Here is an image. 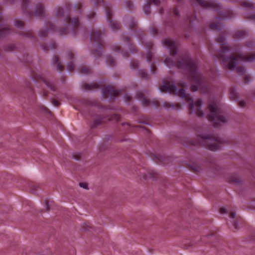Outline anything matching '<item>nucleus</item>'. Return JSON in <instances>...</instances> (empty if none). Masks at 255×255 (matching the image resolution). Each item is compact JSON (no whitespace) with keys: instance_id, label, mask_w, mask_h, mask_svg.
I'll use <instances>...</instances> for the list:
<instances>
[{"instance_id":"f257e3e1","label":"nucleus","mask_w":255,"mask_h":255,"mask_svg":"<svg viewBox=\"0 0 255 255\" xmlns=\"http://www.w3.org/2000/svg\"><path fill=\"white\" fill-rule=\"evenodd\" d=\"M179 87L177 88L174 84H171L169 81H164L161 86L159 88L161 92H168L169 94H175L180 97L182 99L184 98L187 102L189 104V109L192 113H195L199 116L203 115L201 110L202 102L200 100H197L195 103L193 102L190 95H186L185 90L187 89V85L183 82L178 84Z\"/></svg>"},{"instance_id":"4be33fe9","label":"nucleus","mask_w":255,"mask_h":255,"mask_svg":"<svg viewBox=\"0 0 255 255\" xmlns=\"http://www.w3.org/2000/svg\"><path fill=\"white\" fill-rule=\"evenodd\" d=\"M245 82L247 83L250 82L251 80V77L249 75H246L244 77Z\"/></svg>"},{"instance_id":"5701e85b","label":"nucleus","mask_w":255,"mask_h":255,"mask_svg":"<svg viewBox=\"0 0 255 255\" xmlns=\"http://www.w3.org/2000/svg\"><path fill=\"white\" fill-rule=\"evenodd\" d=\"M246 102L241 101L239 103V105L240 107L243 108L246 106Z\"/></svg>"},{"instance_id":"cd10ccee","label":"nucleus","mask_w":255,"mask_h":255,"mask_svg":"<svg viewBox=\"0 0 255 255\" xmlns=\"http://www.w3.org/2000/svg\"><path fill=\"white\" fill-rule=\"evenodd\" d=\"M142 102H143L144 103L146 104H147L149 103V102H148V101H146V100L145 99H142Z\"/></svg>"},{"instance_id":"ddd939ff","label":"nucleus","mask_w":255,"mask_h":255,"mask_svg":"<svg viewBox=\"0 0 255 255\" xmlns=\"http://www.w3.org/2000/svg\"><path fill=\"white\" fill-rule=\"evenodd\" d=\"M163 105L165 109L167 110L172 109L174 108V105L172 103H166L164 102L163 103Z\"/></svg>"},{"instance_id":"7c9ffc66","label":"nucleus","mask_w":255,"mask_h":255,"mask_svg":"<svg viewBox=\"0 0 255 255\" xmlns=\"http://www.w3.org/2000/svg\"><path fill=\"white\" fill-rule=\"evenodd\" d=\"M88 69H83V73H86L88 72L87 71H88Z\"/></svg>"},{"instance_id":"39448f33","label":"nucleus","mask_w":255,"mask_h":255,"mask_svg":"<svg viewBox=\"0 0 255 255\" xmlns=\"http://www.w3.org/2000/svg\"><path fill=\"white\" fill-rule=\"evenodd\" d=\"M187 67L191 70V81L195 84H200L202 78V75L198 72L197 65L193 61L190 60L187 64Z\"/></svg>"},{"instance_id":"72a5a7b5","label":"nucleus","mask_w":255,"mask_h":255,"mask_svg":"<svg viewBox=\"0 0 255 255\" xmlns=\"http://www.w3.org/2000/svg\"><path fill=\"white\" fill-rule=\"evenodd\" d=\"M40 36L41 37H42V36H42V34H40Z\"/></svg>"},{"instance_id":"7ed1b4c3","label":"nucleus","mask_w":255,"mask_h":255,"mask_svg":"<svg viewBox=\"0 0 255 255\" xmlns=\"http://www.w3.org/2000/svg\"><path fill=\"white\" fill-rule=\"evenodd\" d=\"M210 7L214 10V17L210 24L213 29H220L223 24V12L222 5L217 0L210 3Z\"/></svg>"},{"instance_id":"bb28decb","label":"nucleus","mask_w":255,"mask_h":255,"mask_svg":"<svg viewBox=\"0 0 255 255\" xmlns=\"http://www.w3.org/2000/svg\"><path fill=\"white\" fill-rule=\"evenodd\" d=\"M61 11L62 12H64V10H63V9H58V11H57V14H58V15H59L60 14Z\"/></svg>"},{"instance_id":"6ab92c4d","label":"nucleus","mask_w":255,"mask_h":255,"mask_svg":"<svg viewBox=\"0 0 255 255\" xmlns=\"http://www.w3.org/2000/svg\"><path fill=\"white\" fill-rule=\"evenodd\" d=\"M74 65L73 63H69L67 66V69L68 71H71L74 67Z\"/></svg>"},{"instance_id":"c85d7f7f","label":"nucleus","mask_w":255,"mask_h":255,"mask_svg":"<svg viewBox=\"0 0 255 255\" xmlns=\"http://www.w3.org/2000/svg\"><path fill=\"white\" fill-rule=\"evenodd\" d=\"M22 25V23L21 22H19L16 24V25L17 26H20Z\"/></svg>"},{"instance_id":"423d86ee","label":"nucleus","mask_w":255,"mask_h":255,"mask_svg":"<svg viewBox=\"0 0 255 255\" xmlns=\"http://www.w3.org/2000/svg\"><path fill=\"white\" fill-rule=\"evenodd\" d=\"M224 219L228 217L230 218L229 222H227V224L229 226H232L235 229H238V223L236 221V214L233 211L229 212L227 210L224 208Z\"/></svg>"},{"instance_id":"2f4dec72","label":"nucleus","mask_w":255,"mask_h":255,"mask_svg":"<svg viewBox=\"0 0 255 255\" xmlns=\"http://www.w3.org/2000/svg\"><path fill=\"white\" fill-rule=\"evenodd\" d=\"M233 182H238V180L237 179H233Z\"/></svg>"},{"instance_id":"393cba45","label":"nucleus","mask_w":255,"mask_h":255,"mask_svg":"<svg viewBox=\"0 0 255 255\" xmlns=\"http://www.w3.org/2000/svg\"><path fill=\"white\" fill-rule=\"evenodd\" d=\"M148 8V6L147 5H144L143 7V11L145 14H148L147 9Z\"/></svg>"},{"instance_id":"f704fd0d","label":"nucleus","mask_w":255,"mask_h":255,"mask_svg":"<svg viewBox=\"0 0 255 255\" xmlns=\"http://www.w3.org/2000/svg\"><path fill=\"white\" fill-rule=\"evenodd\" d=\"M141 77H143V78H144V77H145V76H143V75H141Z\"/></svg>"},{"instance_id":"2eb2a0df","label":"nucleus","mask_w":255,"mask_h":255,"mask_svg":"<svg viewBox=\"0 0 255 255\" xmlns=\"http://www.w3.org/2000/svg\"><path fill=\"white\" fill-rule=\"evenodd\" d=\"M164 63L166 66L170 67L172 65L173 62L172 59L170 58H166L164 61Z\"/></svg>"},{"instance_id":"c9c22d12","label":"nucleus","mask_w":255,"mask_h":255,"mask_svg":"<svg viewBox=\"0 0 255 255\" xmlns=\"http://www.w3.org/2000/svg\"><path fill=\"white\" fill-rule=\"evenodd\" d=\"M151 72H152V69L151 67Z\"/></svg>"},{"instance_id":"b1692460","label":"nucleus","mask_w":255,"mask_h":255,"mask_svg":"<svg viewBox=\"0 0 255 255\" xmlns=\"http://www.w3.org/2000/svg\"><path fill=\"white\" fill-rule=\"evenodd\" d=\"M80 187L84 188V189H88V185L86 183H80Z\"/></svg>"},{"instance_id":"9b49d317","label":"nucleus","mask_w":255,"mask_h":255,"mask_svg":"<svg viewBox=\"0 0 255 255\" xmlns=\"http://www.w3.org/2000/svg\"><path fill=\"white\" fill-rule=\"evenodd\" d=\"M230 98L232 100L237 101L239 99L238 94L234 88L230 90Z\"/></svg>"},{"instance_id":"6e6552de","label":"nucleus","mask_w":255,"mask_h":255,"mask_svg":"<svg viewBox=\"0 0 255 255\" xmlns=\"http://www.w3.org/2000/svg\"><path fill=\"white\" fill-rule=\"evenodd\" d=\"M118 94V91H113L110 89V88H108L106 89H103L102 92V96L103 97V98L105 99H111L112 95L115 96Z\"/></svg>"},{"instance_id":"a211bd4d","label":"nucleus","mask_w":255,"mask_h":255,"mask_svg":"<svg viewBox=\"0 0 255 255\" xmlns=\"http://www.w3.org/2000/svg\"><path fill=\"white\" fill-rule=\"evenodd\" d=\"M255 45V42L253 41H250L247 43V46L248 47L253 48Z\"/></svg>"},{"instance_id":"f03ea898","label":"nucleus","mask_w":255,"mask_h":255,"mask_svg":"<svg viewBox=\"0 0 255 255\" xmlns=\"http://www.w3.org/2000/svg\"><path fill=\"white\" fill-rule=\"evenodd\" d=\"M224 63H228V67L229 69L233 70L236 69V72L239 75H244L246 70L242 66L239 65L242 62H251L255 59V54H251L244 55L240 53L233 54L230 57L226 58L225 53L227 46L224 43Z\"/></svg>"},{"instance_id":"aec40b11","label":"nucleus","mask_w":255,"mask_h":255,"mask_svg":"<svg viewBox=\"0 0 255 255\" xmlns=\"http://www.w3.org/2000/svg\"><path fill=\"white\" fill-rule=\"evenodd\" d=\"M56 67H57V70L59 72H60L62 70V69H63L62 66V65H61V64L60 63H57Z\"/></svg>"},{"instance_id":"c756f323","label":"nucleus","mask_w":255,"mask_h":255,"mask_svg":"<svg viewBox=\"0 0 255 255\" xmlns=\"http://www.w3.org/2000/svg\"><path fill=\"white\" fill-rule=\"evenodd\" d=\"M153 1L155 4H158V1L156 0H153Z\"/></svg>"},{"instance_id":"f8f14e48","label":"nucleus","mask_w":255,"mask_h":255,"mask_svg":"<svg viewBox=\"0 0 255 255\" xmlns=\"http://www.w3.org/2000/svg\"><path fill=\"white\" fill-rule=\"evenodd\" d=\"M233 15V12L231 10H225L224 9V19L225 18H230Z\"/></svg>"},{"instance_id":"473e14b6","label":"nucleus","mask_w":255,"mask_h":255,"mask_svg":"<svg viewBox=\"0 0 255 255\" xmlns=\"http://www.w3.org/2000/svg\"><path fill=\"white\" fill-rule=\"evenodd\" d=\"M224 123L226 122V119H225V117H224Z\"/></svg>"},{"instance_id":"412c9836","label":"nucleus","mask_w":255,"mask_h":255,"mask_svg":"<svg viewBox=\"0 0 255 255\" xmlns=\"http://www.w3.org/2000/svg\"><path fill=\"white\" fill-rule=\"evenodd\" d=\"M198 89H199L198 86H196V85H194L192 86L191 90L193 92H196V91H197L198 90Z\"/></svg>"},{"instance_id":"20e7f679","label":"nucleus","mask_w":255,"mask_h":255,"mask_svg":"<svg viewBox=\"0 0 255 255\" xmlns=\"http://www.w3.org/2000/svg\"><path fill=\"white\" fill-rule=\"evenodd\" d=\"M209 111V118L215 123L218 124L223 121V117L221 114L218 105L216 103L210 104Z\"/></svg>"},{"instance_id":"0eeeda50","label":"nucleus","mask_w":255,"mask_h":255,"mask_svg":"<svg viewBox=\"0 0 255 255\" xmlns=\"http://www.w3.org/2000/svg\"><path fill=\"white\" fill-rule=\"evenodd\" d=\"M162 44L166 48L170 50V52L173 55L176 54V48L175 47L174 42L171 39H166L162 41Z\"/></svg>"},{"instance_id":"f3484780","label":"nucleus","mask_w":255,"mask_h":255,"mask_svg":"<svg viewBox=\"0 0 255 255\" xmlns=\"http://www.w3.org/2000/svg\"><path fill=\"white\" fill-rule=\"evenodd\" d=\"M192 3L193 4H200V5H203L204 2L202 0H196V1H193Z\"/></svg>"},{"instance_id":"a878e982","label":"nucleus","mask_w":255,"mask_h":255,"mask_svg":"<svg viewBox=\"0 0 255 255\" xmlns=\"http://www.w3.org/2000/svg\"><path fill=\"white\" fill-rule=\"evenodd\" d=\"M96 87H97V86L95 84L92 85L91 87H90L89 85H86V86H85V88L86 89H91L92 88H96Z\"/></svg>"},{"instance_id":"4468645a","label":"nucleus","mask_w":255,"mask_h":255,"mask_svg":"<svg viewBox=\"0 0 255 255\" xmlns=\"http://www.w3.org/2000/svg\"><path fill=\"white\" fill-rule=\"evenodd\" d=\"M245 17L249 19H252L255 21V13L248 14L245 15Z\"/></svg>"},{"instance_id":"dca6fc26","label":"nucleus","mask_w":255,"mask_h":255,"mask_svg":"<svg viewBox=\"0 0 255 255\" xmlns=\"http://www.w3.org/2000/svg\"><path fill=\"white\" fill-rule=\"evenodd\" d=\"M72 24L74 26H77L79 24V20L77 18H73L72 21Z\"/></svg>"},{"instance_id":"1a4fd4ad","label":"nucleus","mask_w":255,"mask_h":255,"mask_svg":"<svg viewBox=\"0 0 255 255\" xmlns=\"http://www.w3.org/2000/svg\"><path fill=\"white\" fill-rule=\"evenodd\" d=\"M241 5L248 10H252L255 8V3L247 0H244L241 1Z\"/></svg>"},{"instance_id":"9d476101","label":"nucleus","mask_w":255,"mask_h":255,"mask_svg":"<svg viewBox=\"0 0 255 255\" xmlns=\"http://www.w3.org/2000/svg\"><path fill=\"white\" fill-rule=\"evenodd\" d=\"M247 35L246 31L244 30H239L236 31L234 34V37L235 38H242L246 36Z\"/></svg>"}]
</instances>
